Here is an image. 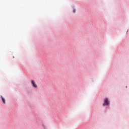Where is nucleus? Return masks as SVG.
Segmentation results:
<instances>
[{
  "label": "nucleus",
  "mask_w": 129,
  "mask_h": 129,
  "mask_svg": "<svg viewBox=\"0 0 129 129\" xmlns=\"http://www.w3.org/2000/svg\"><path fill=\"white\" fill-rule=\"evenodd\" d=\"M109 102H108V99L106 98L104 99V103L103 104V106H105V105H108Z\"/></svg>",
  "instance_id": "nucleus-1"
},
{
  "label": "nucleus",
  "mask_w": 129,
  "mask_h": 129,
  "mask_svg": "<svg viewBox=\"0 0 129 129\" xmlns=\"http://www.w3.org/2000/svg\"><path fill=\"white\" fill-rule=\"evenodd\" d=\"M1 98H2L3 103L6 104V99H5V98H4L3 96H1Z\"/></svg>",
  "instance_id": "nucleus-3"
},
{
  "label": "nucleus",
  "mask_w": 129,
  "mask_h": 129,
  "mask_svg": "<svg viewBox=\"0 0 129 129\" xmlns=\"http://www.w3.org/2000/svg\"><path fill=\"white\" fill-rule=\"evenodd\" d=\"M73 13H76V9H74V10H73Z\"/></svg>",
  "instance_id": "nucleus-4"
},
{
  "label": "nucleus",
  "mask_w": 129,
  "mask_h": 129,
  "mask_svg": "<svg viewBox=\"0 0 129 129\" xmlns=\"http://www.w3.org/2000/svg\"><path fill=\"white\" fill-rule=\"evenodd\" d=\"M31 83H32L33 86H34L35 87V88H37V85L36 84V83L35 82V81L32 80L31 81Z\"/></svg>",
  "instance_id": "nucleus-2"
}]
</instances>
